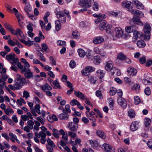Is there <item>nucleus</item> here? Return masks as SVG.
<instances>
[{
  "label": "nucleus",
  "mask_w": 152,
  "mask_h": 152,
  "mask_svg": "<svg viewBox=\"0 0 152 152\" xmlns=\"http://www.w3.org/2000/svg\"><path fill=\"white\" fill-rule=\"evenodd\" d=\"M65 14L67 16L69 20L71 19V17L69 15V12L67 10H65L62 11H58L56 13L57 18L62 23H65L66 21V16Z\"/></svg>",
  "instance_id": "nucleus-1"
},
{
  "label": "nucleus",
  "mask_w": 152,
  "mask_h": 152,
  "mask_svg": "<svg viewBox=\"0 0 152 152\" xmlns=\"http://www.w3.org/2000/svg\"><path fill=\"white\" fill-rule=\"evenodd\" d=\"M94 2V0H80L79 2V5L85 8L80 10L79 12L86 11L87 10V9L90 8L91 6V4Z\"/></svg>",
  "instance_id": "nucleus-2"
},
{
  "label": "nucleus",
  "mask_w": 152,
  "mask_h": 152,
  "mask_svg": "<svg viewBox=\"0 0 152 152\" xmlns=\"http://www.w3.org/2000/svg\"><path fill=\"white\" fill-rule=\"evenodd\" d=\"M143 30L145 33L144 39L146 41H148L150 38L151 30V27L149 24H145Z\"/></svg>",
  "instance_id": "nucleus-3"
},
{
  "label": "nucleus",
  "mask_w": 152,
  "mask_h": 152,
  "mask_svg": "<svg viewBox=\"0 0 152 152\" xmlns=\"http://www.w3.org/2000/svg\"><path fill=\"white\" fill-rule=\"evenodd\" d=\"M107 22L104 20H102V22L100 23L99 25V29L101 31H103L107 27V28L106 29V32L108 34H111L113 33V31L111 29V26H107Z\"/></svg>",
  "instance_id": "nucleus-4"
},
{
  "label": "nucleus",
  "mask_w": 152,
  "mask_h": 152,
  "mask_svg": "<svg viewBox=\"0 0 152 152\" xmlns=\"http://www.w3.org/2000/svg\"><path fill=\"white\" fill-rule=\"evenodd\" d=\"M41 88L42 90L45 93L47 96H52V94L50 91L52 88L48 83H45L44 85H42L41 86Z\"/></svg>",
  "instance_id": "nucleus-5"
},
{
  "label": "nucleus",
  "mask_w": 152,
  "mask_h": 152,
  "mask_svg": "<svg viewBox=\"0 0 152 152\" xmlns=\"http://www.w3.org/2000/svg\"><path fill=\"white\" fill-rule=\"evenodd\" d=\"M47 141L48 144L46 145V146L48 150L47 152H53V148L55 147V145L53 142L49 138L47 139Z\"/></svg>",
  "instance_id": "nucleus-6"
},
{
  "label": "nucleus",
  "mask_w": 152,
  "mask_h": 152,
  "mask_svg": "<svg viewBox=\"0 0 152 152\" xmlns=\"http://www.w3.org/2000/svg\"><path fill=\"white\" fill-rule=\"evenodd\" d=\"M95 70V68L91 66H86L85 68L81 71L82 75L87 76L89 75L90 72H92Z\"/></svg>",
  "instance_id": "nucleus-7"
},
{
  "label": "nucleus",
  "mask_w": 152,
  "mask_h": 152,
  "mask_svg": "<svg viewBox=\"0 0 152 152\" xmlns=\"http://www.w3.org/2000/svg\"><path fill=\"white\" fill-rule=\"evenodd\" d=\"M101 148L104 150V152H115V149L114 148L106 143L103 144Z\"/></svg>",
  "instance_id": "nucleus-8"
},
{
  "label": "nucleus",
  "mask_w": 152,
  "mask_h": 152,
  "mask_svg": "<svg viewBox=\"0 0 152 152\" xmlns=\"http://www.w3.org/2000/svg\"><path fill=\"white\" fill-rule=\"evenodd\" d=\"M32 10L30 4L29 3H26L25 6L24 7V10L26 12L27 15L30 18L32 19L34 15L33 14H30L28 13V11L30 12Z\"/></svg>",
  "instance_id": "nucleus-9"
},
{
  "label": "nucleus",
  "mask_w": 152,
  "mask_h": 152,
  "mask_svg": "<svg viewBox=\"0 0 152 152\" xmlns=\"http://www.w3.org/2000/svg\"><path fill=\"white\" fill-rule=\"evenodd\" d=\"M142 36L143 34L141 32L138 31L137 30H134L133 31V41L135 42L138 39L142 37Z\"/></svg>",
  "instance_id": "nucleus-10"
},
{
  "label": "nucleus",
  "mask_w": 152,
  "mask_h": 152,
  "mask_svg": "<svg viewBox=\"0 0 152 152\" xmlns=\"http://www.w3.org/2000/svg\"><path fill=\"white\" fill-rule=\"evenodd\" d=\"M115 68L113 67V64L111 61H108L105 63V69L107 71L110 72Z\"/></svg>",
  "instance_id": "nucleus-11"
},
{
  "label": "nucleus",
  "mask_w": 152,
  "mask_h": 152,
  "mask_svg": "<svg viewBox=\"0 0 152 152\" xmlns=\"http://www.w3.org/2000/svg\"><path fill=\"white\" fill-rule=\"evenodd\" d=\"M68 127L70 130L76 131L78 129V124L73 122H69L68 124Z\"/></svg>",
  "instance_id": "nucleus-12"
},
{
  "label": "nucleus",
  "mask_w": 152,
  "mask_h": 152,
  "mask_svg": "<svg viewBox=\"0 0 152 152\" xmlns=\"http://www.w3.org/2000/svg\"><path fill=\"white\" fill-rule=\"evenodd\" d=\"M132 2L135 5V7L138 9L143 10L144 6L143 4L137 0H133Z\"/></svg>",
  "instance_id": "nucleus-13"
},
{
  "label": "nucleus",
  "mask_w": 152,
  "mask_h": 152,
  "mask_svg": "<svg viewBox=\"0 0 152 152\" xmlns=\"http://www.w3.org/2000/svg\"><path fill=\"white\" fill-rule=\"evenodd\" d=\"M115 31L116 33L115 36L118 38H121L124 34L123 31L120 27H116Z\"/></svg>",
  "instance_id": "nucleus-14"
},
{
  "label": "nucleus",
  "mask_w": 152,
  "mask_h": 152,
  "mask_svg": "<svg viewBox=\"0 0 152 152\" xmlns=\"http://www.w3.org/2000/svg\"><path fill=\"white\" fill-rule=\"evenodd\" d=\"M130 12L133 15H136L139 17H143L144 16L143 13L141 11L138 10L131 9L129 10Z\"/></svg>",
  "instance_id": "nucleus-15"
},
{
  "label": "nucleus",
  "mask_w": 152,
  "mask_h": 152,
  "mask_svg": "<svg viewBox=\"0 0 152 152\" xmlns=\"http://www.w3.org/2000/svg\"><path fill=\"white\" fill-rule=\"evenodd\" d=\"M17 82L22 86L26 82V79L22 76L17 74Z\"/></svg>",
  "instance_id": "nucleus-16"
},
{
  "label": "nucleus",
  "mask_w": 152,
  "mask_h": 152,
  "mask_svg": "<svg viewBox=\"0 0 152 152\" xmlns=\"http://www.w3.org/2000/svg\"><path fill=\"white\" fill-rule=\"evenodd\" d=\"M143 83L145 85L150 84L152 82V78L148 76L147 74H145Z\"/></svg>",
  "instance_id": "nucleus-17"
},
{
  "label": "nucleus",
  "mask_w": 152,
  "mask_h": 152,
  "mask_svg": "<svg viewBox=\"0 0 152 152\" xmlns=\"http://www.w3.org/2000/svg\"><path fill=\"white\" fill-rule=\"evenodd\" d=\"M104 41V38L100 36L94 37L93 40V43L96 45L102 43Z\"/></svg>",
  "instance_id": "nucleus-18"
},
{
  "label": "nucleus",
  "mask_w": 152,
  "mask_h": 152,
  "mask_svg": "<svg viewBox=\"0 0 152 152\" xmlns=\"http://www.w3.org/2000/svg\"><path fill=\"white\" fill-rule=\"evenodd\" d=\"M63 113L60 114L58 115V118L61 120H66L69 117V115L67 113L65 112V110L63 109Z\"/></svg>",
  "instance_id": "nucleus-19"
},
{
  "label": "nucleus",
  "mask_w": 152,
  "mask_h": 152,
  "mask_svg": "<svg viewBox=\"0 0 152 152\" xmlns=\"http://www.w3.org/2000/svg\"><path fill=\"white\" fill-rule=\"evenodd\" d=\"M118 104L121 106L123 108H125L126 107V101L122 97H119L118 99Z\"/></svg>",
  "instance_id": "nucleus-20"
},
{
  "label": "nucleus",
  "mask_w": 152,
  "mask_h": 152,
  "mask_svg": "<svg viewBox=\"0 0 152 152\" xmlns=\"http://www.w3.org/2000/svg\"><path fill=\"white\" fill-rule=\"evenodd\" d=\"M138 123L136 121H134L130 125V129L132 131H134L138 129Z\"/></svg>",
  "instance_id": "nucleus-21"
},
{
  "label": "nucleus",
  "mask_w": 152,
  "mask_h": 152,
  "mask_svg": "<svg viewBox=\"0 0 152 152\" xmlns=\"http://www.w3.org/2000/svg\"><path fill=\"white\" fill-rule=\"evenodd\" d=\"M129 75L132 76L135 75L137 73V71L136 69L132 67H130L127 71Z\"/></svg>",
  "instance_id": "nucleus-22"
},
{
  "label": "nucleus",
  "mask_w": 152,
  "mask_h": 152,
  "mask_svg": "<svg viewBox=\"0 0 152 152\" xmlns=\"http://www.w3.org/2000/svg\"><path fill=\"white\" fill-rule=\"evenodd\" d=\"M74 94L76 97L81 99H85V100L86 99L85 97L84 94L80 91H75L74 92Z\"/></svg>",
  "instance_id": "nucleus-23"
},
{
  "label": "nucleus",
  "mask_w": 152,
  "mask_h": 152,
  "mask_svg": "<svg viewBox=\"0 0 152 152\" xmlns=\"http://www.w3.org/2000/svg\"><path fill=\"white\" fill-rule=\"evenodd\" d=\"M132 20L134 24H137L140 26H142L143 25L142 22L140 20V18L137 17L135 16L133 17Z\"/></svg>",
  "instance_id": "nucleus-24"
},
{
  "label": "nucleus",
  "mask_w": 152,
  "mask_h": 152,
  "mask_svg": "<svg viewBox=\"0 0 152 152\" xmlns=\"http://www.w3.org/2000/svg\"><path fill=\"white\" fill-rule=\"evenodd\" d=\"M24 76L27 79L32 78L33 77V73L29 69H28L26 71V72H25Z\"/></svg>",
  "instance_id": "nucleus-25"
},
{
  "label": "nucleus",
  "mask_w": 152,
  "mask_h": 152,
  "mask_svg": "<svg viewBox=\"0 0 152 152\" xmlns=\"http://www.w3.org/2000/svg\"><path fill=\"white\" fill-rule=\"evenodd\" d=\"M12 34L13 35H16L17 36H19L22 37L23 36L22 32L20 28L17 29L16 31H15L13 29Z\"/></svg>",
  "instance_id": "nucleus-26"
},
{
  "label": "nucleus",
  "mask_w": 152,
  "mask_h": 152,
  "mask_svg": "<svg viewBox=\"0 0 152 152\" xmlns=\"http://www.w3.org/2000/svg\"><path fill=\"white\" fill-rule=\"evenodd\" d=\"M53 88H54L60 89H61V87L59 84L58 79H56V80H54V82L53 84Z\"/></svg>",
  "instance_id": "nucleus-27"
},
{
  "label": "nucleus",
  "mask_w": 152,
  "mask_h": 152,
  "mask_svg": "<svg viewBox=\"0 0 152 152\" xmlns=\"http://www.w3.org/2000/svg\"><path fill=\"white\" fill-rule=\"evenodd\" d=\"M131 4V2L127 1L123 2L122 3V5L124 7L128 9H130L131 8H132L130 6Z\"/></svg>",
  "instance_id": "nucleus-28"
},
{
  "label": "nucleus",
  "mask_w": 152,
  "mask_h": 152,
  "mask_svg": "<svg viewBox=\"0 0 152 152\" xmlns=\"http://www.w3.org/2000/svg\"><path fill=\"white\" fill-rule=\"evenodd\" d=\"M77 52L80 57L83 58L86 55L85 51L82 49L79 48L77 50Z\"/></svg>",
  "instance_id": "nucleus-29"
},
{
  "label": "nucleus",
  "mask_w": 152,
  "mask_h": 152,
  "mask_svg": "<svg viewBox=\"0 0 152 152\" xmlns=\"http://www.w3.org/2000/svg\"><path fill=\"white\" fill-rule=\"evenodd\" d=\"M137 44L138 47L141 48H143L145 46V44L144 41L143 40H140L137 41Z\"/></svg>",
  "instance_id": "nucleus-30"
},
{
  "label": "nucleus",
  "mask_w": 152,
  "mask_h": 152,
  "mask_svg": "<svg viewBox=\"0 0 152 152\" xmlns=\"http://www.w3.org/2000/svg\"><path fill=\"white\" fill-rule=\"evenodd\" d=\"M101 62L100 57L99 56H97L94 57V63L96 64H99Z\"/></svg>",
  "instance_id": "nucleus-31"
},
{
  "label": "nucleus",
  "mask_w": 152,
  "mask_h": 152,
  "mask_svg": "<svg viewBox=\"0 0 152 152\" xmlns=\"http://www.w3.org/2000/svg\"><path fill=\"white\" fill-rule=\"evenodd\" d=\"M96 133L98 136L102 139H105L106 137V136L104 133L101 130H97Z\"/></svg>",
  "instance_id": "nucleus-32"
},
{
  "label": "nucleus",
  "mask_w": 152,
  "mask_h": 152,
  "mask_svg": "<svg viewBox=\"0 0 152 152\" xmlns=\"http://www.w3.org/2000/svg\"><path fill=\"white\" fill-rule=\"evenodd\" d=\"M60 22L61 21L59 19L58 20H56L55 21V28L56 31H59L61 27V24L60 23Z\"/></svg>",
  "instance_id": "nucleus-33"
},
{
  "label": "nucleus",
  "mask_w": 152,
  "mask_h": 152,
  "mask_svg": "<svg viewBox=\"0 0 152 152\" xmlns=\"http://www.w3.org/2000/svg\"><path fill=\"white\" fill-rule=\"evenodd\" d=\"M72 35L73 38L78 39L80 38V34L77 31H73L72 33Z\"/></svg>",
  "instance_id": "nucleus-34"
},
{
  "label": "nucleus",
  "mask_w": 152,
  "mask_h": 152,
  "mask_svg": "<svg viewBox=\"0 0 152 152\" xmlns=\"http://www.w3.org/2000/svg\"><path fill=\"white\" fill-rule=\"evenodd\" d=\"M9 135L10 137V139L11 140L15 139V140H16L17 142L18 143H20V142L19 140H18L17 138V137L13 133L11 132H10L9 134Z\"/></svg>",
  "instance_id": "nucleus-35"
},
{
  "label": "nucleus",
  "mask_w": 152,
  "mask_h": 152,
  "mask_svg": "<svg viewBox=\"0 0 152 152\" xmlns=\"http://www.w3.org/2000/svg\"><path fill=\"white\" fill-rule=\"evenodd\" d=\"M4 26L5 27L12 33L14 29L10 25L7 23H4Z\"/></svg>",
  "instance_id": "nucleus-36"
},
{
  "label": "nucleus",
  "mask_w": 152,
  "mask_h": 152,
  "mask_svg": "<svg viewBox=\"0 0 152 152\" xmlns=\"http://www.w3.org/2000/svg\"><path fill=\"white\" fill-rule=\"evenodd\" d=\"M126 31L128 33H130L134 31V30L132 26H128L126 27L125 28Z\"/></svg>",
  "instance_id": "nucleus-37"
},
{
  "label": "nucleus",
  "mask_w": 152,
  "mask_h": 152,
  "mask_svg": "<svg viewBox=\"0 0 152 152\" xmlns=\"http://www.w3.org/2000/svg\"><path fill=\"white\" fill-rule=\"evenodd\" d=\"M97 79L96 78L92 76H90L88 77V81L91 83L94 84L96 83Z\"/></svg>",
  "instance_id": "nucleus-38"
},
{
  "label": "nucleus",
  "mask_w": 152,
  "mask_h": 152,
  "mask_svg": "<svg viewBox=\"0 0 152 152\" xmlns=\"http://www.w3.org/2000/svg\"><path fill=\"white\" fill-rule=\"evenodd\" d=\"M108 100L109 101V104L110 108L112 110L113 109V105L114 104V100L111 98H109Z\"/></svg>",
  "instance_id": "nucleus-39"
},
{
  "label": "nucleus",
  "mask_w": 152,
  "mask_h": 152,
  "mask_svg": "<svg viewBox=\"0 0 152 152\" xmlns=\"http://www.w3.org/2000/svg\"><path fill=\"white\" fill-rule=\"evenodd\" d=\"M34 123V122L32 120H29L28 121L27 126L30 129H33Z\"/></svg>",
  "instance_id": "nucleus-40"
},
{
  "label": "nucleus",
  "mask_w": 152,
  "mask_h": 152,
  "mask_svg": "<svg viewBox=\"0 0 152 152\" xmlns=\"http://www.w3.org/2000/svg\"><path fill=\"white\" fill-rule=\"evenodd\" d=\"M96 72L98 76L100 78H102L104 76V71L101 70H99L97 71Z\"/></svg>",
  "instance_id": "nucleus-41"
},
{
  "label": "nucleus",
  "mask_w": 152,
  "mask_h": 152,
  "mask_svg": "<svg viewBox=\"0 0 152 152\" xmlns=\"http://www.w3.org/2000/svg\"><path fill=\"white\" fill-rule=\"evenodd\" d=\"M35 125L33 126V128L34 130L38 131L39 129V126L40 125V124L38 121H34Z\"/></svg>",
  "instance_id": "nucleus-42"
},
{
  "label": "nucleus",
  "mask_w": 152,
  "mask_h": 152,
  "mask_svg": "<svg viewBox=\"0 0 152 152\" xmlns=\"http://www.w3.org/2000/svg\"><path fill=\"white\" fill-rule=\"evenodd\" d=\"M32 62L33 64H39L42 67H44V65L37 58H34Z\"/></svg>",
  "instance_id": "nucleus-43"
},
{
  "label": "nucleus",
  "mask_w": 152,
  "mask_h": 152,
  "mask_svg": "<svg viewBox=\"0 0 152 152\" xmlns=\"http://www.w3.org/2000/svg\"><path fill=\"white\" fill-rule=\"evenodd\" d=\"M15 57V54L14 53H11L10 54L6 56V58L8 61H12Z\"/></svg>",
  "instance_id": "nucleus-44"
},
{
  "label": "nucleus",
  "mask_w": 152,
  "mask_h": 152,
  "mask_svg": "<svg viewBox=\"0 0 152 152\" xmlns=\"http://www.w3.org/2000/svg\"><path fill=\"white\" fill-rule=\"evenodd\" d=\"M140 86V85L138 84H135L132 87V90H135L136 92H138Z\"/></svg>",
  "instance_id": "nucleus-45"
},
{
  "label": "nucleus",
  "mask_w": 152,
  "mask_h": 152,
  "mask_svg": "<svg viewBox=\"0 0 152 152\" xmlns=\"http://www.w3.org/2000/svg\"><path fill=\"white\" fill-rule=\"evenodd\" d=\"M58 45L64 47L66 45V43L65 41L58 40L57 42Z\"/></svg>",
  "instance_id": "nucleus-46"
},
{
  "label": "nucleus",
  "mask_w": 152,
  "mask_h": 152,
  "mask_svg": "<svg viewBox=\"0 0 152 152\" xmlns=\"http://www.w3.org/2000/svg\"><path fill=\"white\" fill-rule=\"evenodd\" d=\"M116 88L113 87L110 88V89L109 91V94L110 95H114L116 94Z\"/></svg>",
  "instance_id": "nucleus-47"
},
{
  "label": "nucleus",
  "mask_w": 152,
  "mask_h": 152,
  "mask_svg": "<svg viewBox=\"0 0 152 152\" xmlns=\"http://www.w3.org/2000/svg\"><path fill=\"white\" fill-rule=\"evenodd\" d=\"M117 58L120 60H123L125 59L126 57L123 53H120L118 54Z\"/></svg>",
  "instance_id": "nucleus-48"
},
{
  "label": "nucleus",
  "mask_w": 152,
  "mask_h": 152,
  "mask_svg": "<svg viewBox=\"0 0 152 152\" xmlns=\"http://www.w3.org/2000/svg\"><path fill=\"white\" fill-rule=\"evenodd\" d=\"M92 8L93 10L95 11H98L99 8V5L96 2H94L92 5Z\"/></svg>",
  "instance_id": "nucleus-49"
},
{
  "label": "nucleus",
  "mask_w": 152,
  "mask_h": 152,
  "mask_svg": "<svg viewBox=\"0 0 152 152\" xmlns=\"http://www.w3.org/2000/svg\"><path fill=\"white\" fill-rule=\"evenodd\" d=\"M4 112L8 115H9L10 114H13L14 113V111L9 107H7L5 109Z\"/></svg>",
  "instance_id": "nucleus-50"
},
{
  "label": "nucleus",
  "mask_w": 152,
  "mask_h": 152,
  "mask_svg": "<svg viewBox=\"0 0 152 152\" xmlns=\"http://www.w3.org/2000/svg\"><path fill=\"white\" fill-rule=\"evenodd\" d=\"M108 14L110 16H111L114 17H116L118 16L119 12H114L113 11H110L108 12Z\"/></svg>",
  "instance_id": "nucleus-51"
},
{
  "label": "nucleus",
  "mask_w": 152,
  "mask_h": 152,
  "mask_svg": "<svg viewBox=\"0 0 152 152\" xmlns=\"http://www.w3.org/2000/svg\"><path fill=\"white\" fill-rule=\"evenodd\" d=\"M40 106L39 104H36L34 107V110L39 114H41V111L40 110Z\"/></svg>",
  "instance_id": "nucleus-52"
},
{
  "label": "nucleus",
  "mask_w": 152,
  "mask_h": 152,
  "mask_svg": "<svg viewBox=\"0 0 152 152\" xmlns=\"http://www.w3.org/2000/svg\"><path fill=\"white\" fill-rule=\"evenodd\" d=\"M128 115L129 117L133 118L135 117V113L134 110H130L128 111Z\"/></svg>",
  "instance_id": "nucleus-53"
},
{
  "label": "nucleus",
  "mask_w": 152,
  "mask_h": 152,
  "mask_svg": "<svg viewBox=\"0 0 152 152\" xmlns=\"http://www.w3.org/2000/svg\"><path fill=\"white\" fill-rule=\"evenodd\" d=\"M145 125L146 127H148L149 125L151 122V120L150 118H145Z\"/></svg>",
  "instance_id": "nucleus-54"
},
{
  "label": "nucleus",
  "mask_w": 152,
  "mask_h": 152,
  "mask_svg": "<svg viewBox=\"0 0 152 152\" xmlns=\"http://www.w3.org/2000/svg\"><path fill=\"white\" fill-rule=\"evenodd\" d=\"M42 50L44 51L48 52L49 51V48L46 44L44 43L42 44Z\"/></svg>",
  "instance_id": "nucleus-55"
},
{
  "label": "nucleus",
  "mask_w": 152,
  "mask_h": 152,
  "mask_svg": "<svg viewBox=\"0 0 152 152\" xmlns=\"http://www.w3.org/2000/svg\"><path fill=\"white\" fill-rule=\"evenodd\" d=\"M37 120L39 121L43 125L44 124V122L45 121V119L44 117H42L41 116L38 117L36 118Z\"/></svg>",
  "instance_id": "nucleus-56"
},
{
  "label": "nucleus",
  "mask_w": 152,
  "mask_h": 152,
  "mask_svg": "<svg viewBox=\"0 0 152 152\" xmlns=\"http://www.w3.org/2000/svg\"><path fill=\"white\" fill-rule=\"evenodd\" d=\"M134 103L136 105L138 104L140 102V97L138 96H135L134 97Z\"/></svg>",
  "instance_id": "nucleus-57"
},
{
  "label": "nucleus",
  "mask_w": 152,
  "mask_h": 152,
  "mask_svg": "<svg viewBox=\"0 0 152 152\" xmlns=\"http://www.w3.org/2000/svg\"><path fill=\"white\" fill-rule=\"evenodd\" d=\"M53 133L52 134L53 135L57 138H59V137L58 135L59 134L58 132V131H57L56 129H53Z\"/></svg>",
  "instance_id": "nucleus-58"
},
{
  "label": "nucleus",
  "mask_w": 152,
  "mask_h": 152,
  "mask_svg": "<svg viewBox=\"0 0 152 152\" xmlns=\"http://www.w3.org/2000/svg\"><path fill=\"white\" fill-rule=\"evenodd\" d=\"M14 85L15 90L20 89L22 88V86L21 85L18 83L17 82H16V83L14 84Z\"/></svg>",
  "instance_id": "nucleus-59"
},
{
  "label": "nucleus",
  "mask_w": 152,
  "mask_h": 152,
  "mask_svg": "<svg viewBox=\"0 0 152 152\" xmlns=\"http://www.w3.org/2000/svg\"><path fill=\"white\" fill-rule=\"evenodd\" d=\"M124 80L126 83L130 85L133 84V82L131 81V79L127 77H125Z\"/></svg>",
  "instance_id": "nucleus-60"
},
{
  "label": "nucleus",
  "mask_w": 152,
  "mask_h": 152,
  "mask_svg": "<svg viewBox=\"0 0 152 152\" xmlns=\"http://www.w3.org/2000/svg\"><path fill=\"white\" fill-rule=\"evenodd\" d=\"M15 14L18 20V23H20V20L23 18L22 16L18 13H15Z\"/></svg>",
  "instance_id": "nucleus-61"
},
{
  "label": "nucleus",
  "mask_w": 152,
  "mask_h": 152,
  "mask_svg": "<svg viewBox=\"0 0 152 152\" xmlns=\"http://www.w3.org/2000/svg\"><path fill=\"white\" fill-rule=\"evenodd\" d=\"M96 95L100 99H102L103 98L102 94L101 92L97 90L96 91Z\"/></svg>",
  "instance_id": "nucleus-62"
},
{
  "label": "nucleus",
  "mask_w": 152,
  "mask_h": 152,
  "mask_svg": "<svg viewBox=\"0 0 152 152\" xmlns=\"http://www.w3.org/2000/svg\"><path fill=\"white\" fill-rule=\"evenodd\" d=\"M69 65L71 68H74L76 66V63L75 61L73 60H72L69 63Z\"/></svg>",
  "instance_id": "nucleus-63"
},
{
  "label": "nucleus",
  "mask_w": 152,
  "mask_h": 152,
  "mask_svg": "<svg viewBox=\"0 0 152 152\" xmlns=\"http://www.w3.org/2000/svg\"><path fill=\"white\" fill-rule=\"evenodd\" d=\"M79 103L77 100L74 99L72 100L70 103L72 106H74L76 105H77Z\"/></svg>",
  "instance_id": "nucleus-64"
}]
</instances>
